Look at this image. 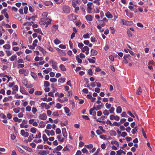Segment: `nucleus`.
Returning <instances> with one entry per match:
<instances>
[{
  "mask_svg": "<svg viewBox=\"0 0 155 155\" xmlns=\"http://www.w3.org/2000/svg\"><path fill=\"white\" fill-rule=\"evenodd\" d=\"M104 106V104L103 103H101V104H99L97 106V110H100L101 107Z\"/></svg>",
  "mask_w": 155,
  "mask_h": 155,
  "instance_id": "72a5a7b5",
  "label": "nucleus"
},
{
  "mask_svg": "<svg viewBox=\"0 0 155 155\" xmlns=\"http://www.w3.org/2000/svg\"><path fill=\"white\" fill-rule=\"evenodd\" d=\"M86 19L89 21H91L92 20V17L91 15H87L85 17Z\"/></svg>",
  "mask_w": 155,
  "mask_h": 155,
  "instance_id": "ddd939ff",
  "label": "nucleus"
},
{
  "mask_svg": "<svg viewBox=\"0 0 155 155\" xmlns=\"http://www.w3.org/2000/svg\"><path fill=\"white\" fill-rule=\"evenodd\" d=\"M65 80V78H59L58 80V82L60 83H63Z\"/></svg>",
  "mask_w": 155,
  "mask_h": 155,
  "instance_id": "5701e85b",
  "label": "nucleus"
},
{
  "mask_svg": "<svg viewBox=\"0 0 155 155\" xmlns=\"http://www.w3.org/2000/svg\"><path fill=\"white\" fill-rule=\"evenodd\" d=\"M7 11V9L6 8H5L2 11L1 13L3 14H5L6 13V11Z\"/></svg>",
  "mask_w": 155,
  "mask_h": 155,
  "instance_id": "338daca9",
  "label": "nucleus"
},
{
  "mask_svg": "<svg viewBox=\"0 0 155 155\" xmlns=\"http://www.w3.org/2000/svg\"><path fill=\"white\" fill-rule=\"evenodd\" d=\"M18 87L17 85H15L12 88V89L13 91H18Z\"/></svg>",
  "mask_w": 155,
  "mask_h": 155,
  "instance_id": "58836bf2",
  "label": "nucleus"
},
{
  "mask_svg": "<svg viewBox=\"0 0 155 155\" xmlns=\"http://www.w3.org/2000/svg\"><path fill=\"white\" fill-rule=\"evenodd\" d=\"M51 68H48L47 69L44 70L43 72L46 74H48L49 72L51 71Z\"/></svg>",
  "mask_w": 155,
  "mask_h": 155,
  "instance_id": "7c9ffc66",
  "label": "nucleus"
},
{
  "mask_svg": "<svg viewBox=\"0 0 155 155\" xmlns=\"http://www.w3.org/2000/svg\"><path fill=\"white\" fill-rule=\"evenodd\" d=\"M103 114L104 115H108L109 114V112L108 110H104Z\"/></svg>",
  "mask_w": 155,
  "mask_h": 155,
  "instance_id": "37998d69",
  "label": "nucleus"
},
{
  "mask_svg": "<svg viewBox=\"0 0 155 155\" xmlns=\"http://www.w3.org/2000/svg\"><path fill=\"white\" fill-rule=\"evenodd\" d=\"M49 63L52 64V66L54 69L56 70L57 69V64L56 62L53 60H51L49 61Z\"/></svg>",
  "mask_w": 155,
  "mask_h": 155,
  "instance_id": "f03ea898",
  "label": "nucleus"
},
{
  "mask_svg": "<svg viewBox=\"0 0 155 155\" xmlns=\"http://www.w3.org/2000/svg\"><path fill=\"white\" fill-rule=\"evenodd\" d=\"M59 47L61 49H65L66 48L65 45L63 44H61L59 46Z\"/></svg>",
  "mask_w": 155,
  "mask_h": 155,
  "instance_id": "3c124183",
  "label": "nucleus"
},
{
  "mask_svg": "<svg viewBox=\"0 0 155 155\" xmlns=\"http://www.w3.org/2000/svg\"><path fill=\"white\" fill-rule=\"evenodd\" d=\"M62 9L63 12L65 13L68 14L70 12V7L66 5H64L62 7Z\"/></svg>",
  "mask_w": 155,
  "mask_h": 155,
  "instance_id": "f257e3e1",
  "label": "nucleus"
},
{
  "mask_svg": "<svg viewBox=\"0 0 155 155\" xmlns=\"http://www.w3.org/2000/svg\"><path fill=\"white\" fill-rule=\"evenodd\" d=\"M40 155H46L49 153V151L45 150H40L39 153Z\"/></svg>",
  "mask_w": 155,
  "mask_h": 155,
  "instance_id": "39448f33",
  "label": "nucleus"
},
{
  "mask_svg": "<svg viewBox=\"0 0 155 155\" xmlns=\"http://www.w3.org/2000/svg\"><path fill=\"white\" fill-rule=\"evenodd\" d=\"M110 134L112 136H116L117 134L116 132L114 130H111L110 131Z\"/></svg>",
  "mask_w": 155,
  "mask_h": 155,
  "instance_id": "e433bc0d",
  "label": "nucleus"
},
{
  "mask_svg": "<svg viewBox=\"0 0 155 155\" xmlns=\"http://www.w3.org/2000/svg\"><path fill=\"white\" fill-rule=\"evenodd\" d=\"M111 143L112 144H115L117 145V147H118L119 146V143L117 141H113L112 140L111 142Z\"/></svg>",
  "mask_w": 155,
  "mask_h": 155,
  "instance_id": "cd10ccee",
  "label": "nucleus"
},
{
  "mask_svg": "<svg viewBox=\"0 0 155 155\" xmlns=\"http://www.w3.org/2000/svg\"><path fill=\"white\" fill-rule=\"evenodd\" d=\"M56 107L58 109H60L61 107V104L59 103H58L56 104Z\"/></svg>",
  "mask_w": 155,
  "mask_h": 155,
  "instance_id": "6e6d98bb",
  "label": "nucleus"
},
{
  "mask_svg": "<svg viewBox=\"0 0 155 155\" xmlns=\"http://www.w3.org/2000/svg\"><path fill=\"white\" fill-rule=\"evenodd\" d=\"M91 54L92 55H95L97 54V51L94 49H92L91 50Z\"/></svg>",
  "mask_w": 155,
  "mask_h": 155,
  "instance_id": "f8f14e48",
  "label": "nucleus"
},
{
  "mask_svg": "<svg viewBox=\"0 0 155 155\" xmlns=\"http://www.w3.org/2000/svg\"><path fill=\"white\" fill-rule=\"evenodd\" d=\"M122 111V108L120 106H118L116 109V112L117 113H120Z\"/></svg>",
  "mask_w": 155,
  "mask_h": 155,
  "instance_id": "a211bd4d",
  "label": "nucleus"
},
{
  "mask_svg": "<svg viewBox=\"0 0 155 155\" xmlns=\"http://www.w3.org/2000/svg\"><path fill=\"white\" fill-rule=\"evenodd\" d=\"M41 105L42 107H45L47 110L49 109L50 108V106L45 103H42L41 104Z\"/></svg>",
  "mask_w": 155,
  "mask_h": 155,
  "instance_id": "20e7f679",
  "label": "nucleus"
},
{
  "mask_svg": "<svg viewBox=\"0 0 155 155\" xmlns=\"http://www.w3.org/2000/svg\"><path fill=\"white\" fill-rule=\"evenodd\" d=\"M20 91L21 92L22 94H26V93L27 92L25 91V90L23 88H21L20 90Z\"/></svg>",
  "mask_w": 155,
  "mask_h": 155,
  "instance_id": "c03bdc74",
  "label": "nucleus"
},
{
  "mask_svg": "<svg viewBox=\"0 0 155 155\" xmlns=\"http://www.w3.org/2000/svg\"><path fill=\"white\" fill-rule=\"evenodd\" d=\"M36 129L35 127H32L30 129V131L32 133L35 134L36 131Z\"/></svg>",
  "mask_w": 155,
  "mask_h": 155,
  "instance_id": "2f4dec72",
  "label": "nucleus"
},
{
  "mask_svg": "<svg viewBox=\"0 0 155 155\" xmlns=\"http://www.w3.org/2000/svg\"><path fill=\"white\" fill-rule=\"evenodd\" d=\"M28 10V7L27 6H25L24 8V12L25 14H27Z\"/></svg>",
  "mask_w": 155,
  "mask_h": 155,
  "instance_id": "4d7b16f0",
  "label": "nucleus"
},
{
  "mask_svg": "<svg viewBox=\"0 0 155 155\" xmlns=\"http://www.w3.org/2000/svg\"><path fill=\"white\" fill-rule=\"evenodd\" d=\"M82 151L83 153H88V151L85 148H84L82 150Z\"/></svg>",
  "mask_w": 155,
  "mask_h": 155,
  "instance_id": "052dcab7",
  "label": "nucleus"
},
{
  "mask_svg": "<svg viewBox=\"0 0 155 155\" xmlns=\"http://www.w3.org/2000/svg\"><path fill=\"white\" fill-rule=\"evenodd\" d=\"M107 109H110L111 107V104L107 103L105 105Z\"/></svg>",
  "mask_w": 155,
  "mask_h": 155,
  "instance_id": "09e8293b",
  "label": "nucleus"
},
{
  "mask_svg": "<svg viewBox=\"0 0 155 155\" xmlns=\"http://www.w3.org/2000/svg\"><path fill=\"white\" fill-rule=\"evenodd\" d=\"M39 126L41 128H43L45 127V124L44 122L41 121L40 123Z\"/></svg>",
  "mask_w": 155,
  "mask_h": 155,
  "instance_id": "4be33fe9",
  "label": "nucleus"
},
{
  "mask_svg": "<svg viewBox=\"0 0 155 155\" xmlns=\"http://www.w3.org/2000/svg\"><path fill=\"white\" fill-rule=\"evenodd\" d=\"M20 108L18 107L17 108H14L13 109V111L16 113H18L20 111Z\"/></svg>",
  "mask_w": 155,
  "mask_h": 155,
  "instance_id": "c756f323",
  "label": "nucleus"
},
{
  "mask_svg": "<svg viewBox=\"0 0 155 155\" xmlns=\"http://www.w3.org/2000/svg\"><path fill=\"white\" fill-rule=\"evenodd\" d=\"M42 138L43 140L45 141H47L48 140V139L47 137H46V135L45 134L43 135Z\"/></svg>",
  "mask_w": 155,
  "mask_h": 155,
  "instance_id": "4c0bfd02",
  "label": "nucleus"
},
{
  "mask_svg": "<svg viewBox=\"0 0 155 155\" xmlns=\"http://www.w3.org/2000/svg\"><path fill=\"white\" fill-rule=\"evenodd\" d=\"M83 37L84 38H89V35L88 33H86L83 35Z\"/></svg>",
  "mask_w": 155,
  "mask_h": 155,
  "instance_id": "a18cd8bd",
  "label": "nucleus"
},
{
  "mask_svg": "<svg viewBox=\"0 0 155 155\" xmlns=\"http://www.w3.org/2000/svg\"><path fill=\"white\" fill-rule=\"evenodd\" d=\"M25 70L23 69H20L19 71V73L21 74H23Z\"/></svg>",
  "mask_w": 155,
  "mask_h": 155,
  "instance_id": "603ef678",
  "label": "nucleus"
},
{
  "mask_svg": "<svg viewBox=\"0 0 155 155\" xmlns=\"http://www.w3.org/2000/svg\"><path fill=\"white\" fill-rule=\"evenodd\" d=\"M121 22L123 25H128L129 24V23H132L131 21H129L125 20L124 19H121Z\"/></svg>",
  "mask_w": 155,
  "mask_h": 155,
  "instance_id": "6e6552de",
  "label": "nucleus"
},
{
  "mask_svg": "<svg viewBox=\"0 0 155 155\" xmlns=\"http://www.w3.org/2000/svg\"><path fill=\"white\" fill-rule=\"evenodd\" d=\"M34 30L35 32H36L38 33H39L40 34L42 35H43V33H42V32L41 31V30L39 29H35Z\"/></svg>",
  "mask_w": 155,
  "mask_h": 155,
  "instance_id": "79ce46f5",
  "label": "nucleus"
},
{
  "mask_svg": "<svg viewBox=\"0 0 155 155\" xmlns=\"http://www.w3.org/2000/svg\"><path fill=\"white\" fill-rule=\"evenodd\" d=\"M33 22H27L26 23H24L23 25L24 26H25L26 25H28V26H31L32 24H33Z\"/></svg>",
  "mask_w": 155,
  "mask_h": 155,
  "instance_id": "c85d7f7f",
  "label": "nucleus"
},
{
  "mask_svg": "<svg viewBox=\"0 0 155 155\" xmlns=\"http://www.w3.org/2000/svg\"><path fill=\"white\" fill-rule=\"evenodd\" d=\"M142 92V90L140 87H139L137 91V95L140 94Z\"/></svg>",
  "mask_w": 155,
  "mask_h": 155,
  "instance_id": "a878e982",
  "label": "nucleus"
},
{
  "mask_svg": "<svg viewBox=\"0 0 155 155\" xmlns=\"http://www.w3.org/2000/svg\"><path fill=\"white\" fill-rule=\"evenodd\" d=\"M54 43L56 44H58L61 43V42L58 39H55L54 41Z\"/></svg>",
  "mask_w": 155,
  "mask_h": 155,
  "instance_id": "8fccbe9b",
  "label": "nucleus"
},
{
  "mask_svg": "<svg viewBox=\"0 0 155 155\" xmlns=\"http://www.w3.org/2000/svg\"><path fill=\"white\" fill-rule=\"evenodd\" d=\"M26 59L28 61H30L31 60V58L29 55H28L26 56Z\"/></svg>",
  "mask_w": 155,
  "mask_h": 155,
  "instance_id": "5fc2aeb1",
  "label": "nucleus"
},
{
  "mask_svg": "<svg viewBox=\"0 0 155 155\" xmlns=\"http://www.w3.org/2000/svg\"><path fill=\"white\" fill-rule=\"evenodd\" d=\"M98 21H99V24L102 27H104L105 26V22L102 20H99Z\"/></svg>",
  "mask_w": 155,
  "mask_h": 155,
  "instance_id": "f3484780",
  "label": "nucleus"
},
{
  "mask_svg": "<svg viewBox=\"0 0 155 155\" xmlns=\"http://www.w3.org/2000/svg\"><path fill=\"white\" fill-rule=\"evenodd\" d=\"M127 113L131 117H134V118L135 117L134 115H133L132 114V113H131V112L130 111H128L127 112Z\"/></svg>",
  "mask_w": 155,
  "mask_h": 155,
  "instance_id": "0e129e2a",
  "label": "nucleus"
},
{
  "mask_svg": "<svg viewBox=\"0 0 155 155\" xmlns=\"http://www.w3.org/2000/svg\"><path fill=\"white\" fill-rule=\"evenodd\" d=\"M31 76L35 80L37 79V75L33 72H31Z\"/></svg>",
  "mask_w": 155,
  "mask_h": 155,
  "instance_id": "dca6fc26",
  "label": "nucleus"
},
{
  "mask_svg": "<svg viewBox=\"0 0 155 155\" xmlns=\"http://www.w3.org/2000/svg\"><path fill=\"white\" fill-rule=\"evenodd\" d=\"M105 15L108 18H113L112 15L109 12H108L105 13Z\"/></svg>",
  "mask_w": 155,
  "mask_h": 155,
  "instance_id": "1a4fd4ad",
  "label": "nucleus"
},
{
  "mask_svg": "<svg viewBox=\"0 0 155 155\" xmlns=\"http://www.w3.org/2000/svg\"><path fill=\"white\" fill-rule=\"evenodd\" d=\"M25 76H28V71L27 70H25L23 74Z\"/></svg>",
  "mask_w": 155,
  "mask_h": 155,
  "instance_id": "69168bd1",
  "label": "nucleus"
},
{
  "mask_svg": "<svg viewBox=\"0 0 155 155\" xmlns=\"http://www.w3.org/2000/svg\"><path fill=\"white\" fill-rule=\"evenodd\" d=\"M16 58V55L15 54H13L11 57L9 58V59L11 61H13Z\"/></svg>",
  "mask_w": 155,
  "mask_h": 155,
  "instance_id": "393cba45",
  "label": "nucleus"
},
{
  "mask_svg": "<svg viewBox=\"0 0 155 155\" xmlns=\"http://www.w3.org/2000/svg\"><path fill=\"white\" fill-rule=\"evenodd\" d=\"M10 45L9 44H6L3 46V48L5 49H9L10 48Z\"/></svg>",
  "mask_w": 155,
  "mask_h": 155,
  "instance_id": "bb28decb",
  "label": "nucleus"
},
{
  "mask_svg": "<svg viewBox=\"0 0 155 155\" xmlns=\"http://www.w3.org/2000/svg\"><path fill=\"white\" fill-rule=\"evenodd\" d=\"M56 50L58 51L60 55H63L65 54V53L62 50H61L58 48H57Z\"/></svg>",
  "mask_w": 155,
  "mask_h": 155,
  "instance_id": "2eb2a0df",
  "label": "nucleus"
},
{
  "mask_svg": "<svg viewBox=\"0 0 155 155\" xmlns=\"http://www.w3.org/2000/svg\"><path fill=\"white\" fill-rule=\"evenodd\" d=\"M87 60L89 61L90 63H95V61L92 59L91 58H88Z\"/></svg>",
  "mask_w": 155,
  "mask_h": 155,
  "instance_id": "ea45409f",
  "label": "nucleus"
},
{
  "mask_svg": "<svg viewBox=\"0 0 155 155\" xmlns=\"http://www.w3.org/2000/svg\"><path fill=\"white\" fill-rule=\"evenodd\" d=\"M6 52L7 56H9L12 54V53L10 51L7 50L6 51Z\"/></svg>",
  "mask_w": 155,
  "mask_h": 155,
  "instance_id": "de8ad7c7",
  "label": "nucleus"
},
{
  "mask_svg": "<svg viewBox=\"0 0 155 155\" xmlns=\"http://www.w3.org/2000/svg\"><path fill=\"white\" fill-rule=\"evenodd\" d=\"M131 58V57L130 54H126V55H124V56L123 58L124 59H129L130 60Z\"/></svg>",
  "mask_w": 155,
  "mask_h": 155,
  "instance_id": "6ab92c4d",
  "label": "nucleus"
},
{
  "mask_svg": "<svg viewBox=\"0 0 155 155\" xmlns=\"http://www.w3.org/2000/svg\"><path fill=\"white\" fill-rule=\"evenodd\" d=\"M81 50L83 52H84L86 51H89V49L87 46H85L84 47L82 48Z\"/></svg>",
  "mask_w": 155,
  "mask_h": 155,
  "instance_id": "9d476101",
  "label": "nucleus"
},
{
  "mask_svg": "<svg viewBox=\"0 0 155 155\" xmlns=\"http://www.w3.org/2000/svg\"><path fill=\"white\" fill-rule=\"evenodd\" d=\"M127 32L129 37H131L132 36V34L130 31L129 30H127Z\"/></svg>",
  "mask_w": 155,
  "mask_h": 155,
  "instance_id": "c9c22d12",
  "label": "nucleus"
},
{
  "mask_svg": "<svg viewBox=\"0 0 155 155\" xmlns=\"http://www.w3.org/2000/svg\"><path fill=\"white\" fill-rule=\"evenodd\" d=\"M22 147L23 148L28 151L31 152V148H29L28 147L26 146H22Z\"/></svg>",
  "mask_w": 155,
  "mask_h": 155,
  "instance_id": "b1692460",
  "label": "nucleus"
},
{
  "mask_svg": "<svg viewBox=\"0 0 155 155\" xmlns=\"http://www.w3.org/2000/svg\"><path fill=\"white\" fill-rule=\"evenodd\" d=\"M39 118L42 120H45L47 119V116L45 114L43 113L42 114L40 115L39 116Z\"/></svg>",
  "mask_w": 155,
  "mask_h": 155,
  "instance_id": "7ed1b4c3",
  "label": "nucleus"
},
{
  "mask_svg": "<svg viewBox=\"0 0 155 155\" xmlns=\"http://www.w3.org/2000/svg\"><path fill=\"white\" fill-rule=\"evenodd\" d=\"M38 40L37 39L35 40L33 42V45L34 47H35L37 46L36 43L38 42Z\"/></svg>",
  "mask_w": 155,
  "mask_h": 155,
  "instance_id": "864d4df0",
  "label": "nucleus"
},
{
  "mask_svg": "<svg viewBox=\"0 0 155 155\" xmlns=\"http://www.w3.org/2000/svg\"><path fill=\"white\" fill-rule=\"evenodd\" d=\"M64 109L65 112L67 114V115L70 116L69 114H68L70 112L69 109L67 107H64Z\"/></svg>",
  "mask_w": 155,
  "mask_h": 155,
  "instance_id": "aec40b11",
  "label": "nucleus"
},
{
  "mask_svg": "<svg viewBox=\"0 0 155 155\" xmlns=\"http://www.w3.org/2000/svg\"><path fill=\"white\" fill-rule=\"evenodd\" d=\"M46 21L44 19L41 18V21L39 22V24L41 25H45Z\"/></svg>",
  "mask_w": 155,
  "mask_h": 155,
  "instance_id": "4468645a",
  "label": "nucleus"
},
{
  "mask_svg": "<svg viewBox=\"0 0 155 155\" xmlns=\"http://www.w3.org/2000/svg\"><path fill=\"white\" fill-rule=\"evenodd\" d=\"M56 132L57 134H61V131L60 129L59 128H58L56 129Z\"/></svg>",
  "mask_w": 155,
  "mask_h": 155,
  "instance_id": "bf43d9fd",
  "label": "nucleus"
},
{
  "mask_svg": "<svg viewBox=\"0 0 155 155\" xmlns=\"http://www.w3.org/2000/svg\"><path fill=\"white\" fill-rule=\"evenodd\" d=\"M44 86L45 87H48L50 85V83L48 81H45L44 82Z\"/></svg>",
  "mask_w": 155,
  "mask_h": 155,
  "instance_id": "473e14b6",
  "label": "nucleus"
},
{
  "mask_svg": "<svg viewBox=\"0 0 155 155\" xmlns=\"http://www.w3.org/2000/svg\"><path fill=\"white\" fill-rule=\"evenodd\" d=\"M37 48L38 49L41 51L44 54H46V51L43 48L39 46H38Z\"/></svg>",
  "mask_w": 155,
  "mask_h": 155,
  "instance_id": "423d86ee",
  "label": "nucleus"
},
{
  "mask_svg": "<svg viewBox=\"0 0 155 155\" xmlns=\"http://www.w3.org/2000/svg\"><path fill=\"white\" fill-rule=\"evenodd\" d=\"M82 92L84 93L87 94L88 92V91L87 89L84 88L82 90Z\"/></svg>",
  "mask_w": 155,
  "mask_h": 155,
  "instance_id": "774afa93",
  "label": "nucleus"
},
{
  "mask_svg": "<svg viewBox=\"0 0 155 155\" xmlns=\"http://www.w3.org/2000/svg\"><path fill=\"white\" fill-rule=\"evenodd\" d=\"M94 110H97V107H96L94 106L92 108H91L90 110H89V113L90 115H91L93 113V111Z\"/></svg>",
  "mask_w": 155,
  "mask_h": 155,
  "instance_id": "9b49d317",
  "label": "nucleus"
},
{
  "mask_svg": "<svg viewBox=\"0 0 155 155\" xmlns=\"http://www.w3.org/2000/svg\"><path fill=\"white\" fill-rule=\"evenodd\" d=\"M62 130L63 136L64 137H67V133L66 131V128H63L62 129Z\"/></svg>",
  "mask_w": 155,
  "mask_h": 155,
  "instance_id": "0eeeda50",
  "label": "nucleus"
},
{
  "mask_svg": "<svg viewBox=\"0 0 155 155\" xmlns=\"http://www.w3.org/2000/svg\"><path fill=\"white\" fill-rule=\"evenodd\" d=\"M62 147L61 145H59L57 147H56V149L58 151L60 150L62 148Z\"/></svg>",
  "mask_w": 155,
  "mask_h": 155,
  "instance_id": "49530a36",
  "label": "nucleus"
},
{
  "mask_svg": "<svg viewBox=\"0 0 155 155\" xmlns=\"http://www.w3.org/2000/svg\"><path fill=\"white\" fill-rule=\"evenodd\" d=\"M0 117L3 119H5L6 118V116L3 113H0Z\"/></svg>",
  "mask_w": 155,
  "mask_h": 155,
  "instance_id": "680f3d73",
  "label": "nucleus"
},
{
  "mask_svg": "<svg viewBox=\"0 0 155 155\" xmlns=\"http://www.w3.org/2000/svg\"><path fill=\"white\" fill-rule=\"evenodd\" d=\"M22 82L25 86L27 84V80L26 79H24L22 80Z\"/></svg>",
  "mask_w": 155,
  "mask_h": 155,
  "instance_id": "13d9d810",
  "label": "nucleus"
},
{
  "mask_svg": "<svg viewBox=\"0 0 155 155\" xmlns=\"http://www.w3.org/2000/svg\"><path fill=\"white\" fill-rule=\"evenodd\" d=\"M42 92L41 91H37L35 92V94L36 95H41Z\"/></svg>",
  "mask_w": 155,
  "mask_h": 155,
  "instance_id": "f704fd0d",
  "label": "nucleus"
},
{
  "mask_svg": "<svg viewBox=\"0 0 155 155\" xmlns=\"http://www.w3.org/2000/svg\"><path fill=\"white\" fill-rule=\"evenodd\" d=\"M24 67V64H20L18 65L17 68H23Z\"/></svg>",
  "mask_w": 155,
  "mask_h": 155,
  "instance_id": "e2e57ef3",
  "label": "nucleus"
},
{
  "mask_svg": "<svg viewBox=\"0 0 155 155\" xmlns=\"http://www.w3.org/2000/svg\"><path fill=\"white\" fill-rule=\"evenodd\" d=\"M15 97L16 99H19V98H22L23 97L22 95H18V94H16L15 95Z\"/></svg>",
  "mask_w": 155,
  "mask_h": 155,
  "instance_id": "a19ab883",
  "label": "nucleus"
},
{
  "mask_svg": "<svg viewBox=\"0 0 155 155\" xmlns=\"http://www.w3.org/2000/svg\"><path fill=\"white\" fill-rule=\"evenodd\" d=\"M59 68L61 69L63 71H65L66 69L64 65L62 64H61L59 66Z\"/></svg>",
  "mask_w": 155,
  "mask_h": 155,
  "instance_id": "412c9836",
  "label": "nucleus"
}]
</instances>
